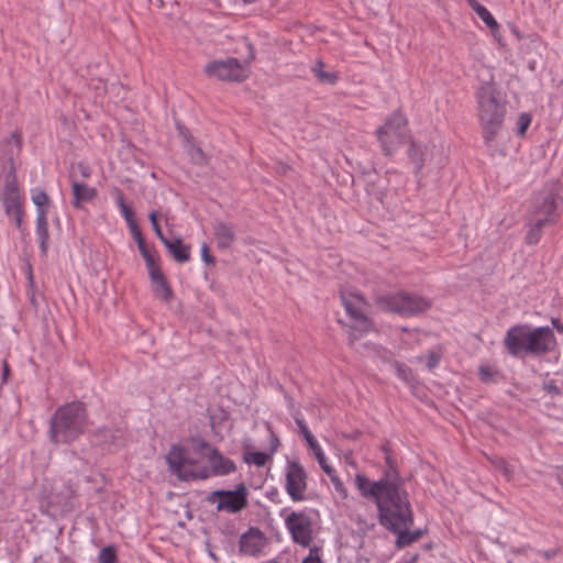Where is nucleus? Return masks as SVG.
Segmentation results:
<instances>
[{"label":"nucleus","instance_id":"47","mask_svg":"<svg viewBox=\"0 0 563 563\" xmlns=\"http://www.w3.org/2000/svg\"><path fill=\"white\" fill-rule=\"evenodd\" d=\"M152 227H153V230H154V232H155L156 236H157V238L161 240V242L164 244L168 239H167V238H165V235L163 234V231H162V229H161L159 224H158V223H157V224H153Z\"/></svg>","mask_w":563,"mask_h":563},{"label":"nucleus","instance_id":"36","mask_svg":"<svg viewBox=\"0 0 563 563\" xmlns=\"http://www.w3.org/2000/svg\"><path fill=\"white\" fill-rule=\"evenodd\" d=\"M318 547L310 548L308 556L301 563H323L319 555Z\"/></svg>","mask_w":563,"mask_h":563},{"label":"nucleus","instance_id":"38","mask_svg":"<svg viewBox=\"0 0 563 563\" xmlns=\"http://www.w3.org/2000/svg\"><path fill=\"white\" fill-rule=\"evenodd\" d=\"M191 158L197 164H205L206 156L200 147H194L191 152Z\"/></svg>","mask_w":563,"mask_h":563},{"label":"nucleus","instance_id":"37","mask_svg":"<svg viewBox=\"0 0 563 563\" xmlns=\"http://www.w3.org/2000/svg\"><path fill=\"white\" fill-rule=\"evenodd\" d=\"M531 123V118L529 114L527 113H522L519 118V128H518V133L520 135H523L529 126V124Z\"/></svg>","mask_w":563,"mask_h":563},{"label":"nucleus","instance_id":"57","mask_svg":"<svg viewBox=\"0 0 563 563\" xmlns=\"http://www.w3.org/2000/svg\"><path fill=\"white\" fill-rule=\"evenodd\" d=\"M31 302H32L33 306H36V301H35L34 295L31 296Z\"/></svg>","mask_w":563,"mask_h":563},{"label":"nucleus","instance_id":"25","mask_svg":"<svg viewBox=\"0 0 563 563\" xmlns=\"http://www.w3.org/2000/svg\"><path fill=\"white\" fill-rule=\"evenodd\" d=\"M164 245L176 262L185 263L190 260V246L185 245L180 238L168 239Z\"/></svg>","mask_w":563,"mask_h":563},{"label":"nucleus","instance_id":"34","mask_svg":"<svg viewBox=\"0 0 563 563\" xmlns=\"http://www.w3.org/2000/svg\"><path fill=\"white\" fill-rule=\"evenodd\" d=\"M323 63L322 62H317L314 68H313V71L316 74V76L321 80V81H328V82H334L336 80V76L334 74H330V73H325L323 69Z\"/></svg>","mask_w":563,"mask_h":563},{"label":"nucleus","instance_id":"33","mask_svg":"<svg viewBox=\"0 0 563 563\" xmlns=\"http://www.w3.org/2000/svg\"><path fill=\"white\" fill-rule=\"evenodd\" d=\"M99 563H115L117 552L113 547L103 548L98 556Z\"/></svg>","mask_w":563,"mask_h":563},{"label":"nucleus","instance_id":"53","mask_svg":"<svg viewBox=\"0 0 563 563\" xmlns=\"http://www.w3.org/2000/svg\"><path fill=\"white\" fill-rule=\"evenodd\" d=\"M547 389H549V390H551V391H553L555 394H559V388L556 386H554V385L547 386Z\"/></svg>","mask_w":563,"mask_h":563},{"label":"nucleus","instance_id":"59","mask_svg":"<svg viewBox=\"0 0 563 563\" xmlns=\"http://www.w3.org/2000/svg\"><path fill=\"white\" fill-rule=\"evenodd\" d=\"M29 279H30V283L32 284V283H33V276H32V273H30V275H29Z\"/></svg>","mask_w":563,"mask_h":563},{"label":"nucleus","instance_id":"51","mask_svg":"<svg viewBox=\"0 0 563 563\" xmlns=\"http://www.w3.org/2000/svg\"><path fill=\"white\" fill-rule=\"evenodd\" d=\"M552 324L556 328L559 332H563V324L560 322L559 319H552Z\"/></svg>","mask_w":563,"mask_h":563},{"label":"nucleus","instance_id":"28","mask_svg":"<svg viewBox=\"0 0 563 563\" xmlns=\"http://www.w3.org/2000/svg\"><path fill=\"white\" fill-rule=\"evenodd\" d=\"M466 2L488 27L496 29L498 26L492 13L477 0H466Z\"/></svg>","mask_w":563,"mask_h":563},{"label":"nucleus","instance_id":"23","mask_svg":"<svg viewBox=\"0 0 563 563\" xmlns=\"http://www.w3.org/2000/svg\"><path fill=\"white\" fill-rule=\"evenodd\" d=\"M36 235L40 241V249L43 255L48 249V223L46 209H37L36 213Z\"/></svg>","mask_w":563,"mask_h":563},{"label":"nucleus","instance_id":"3","mask_svg":"<svg viewBox=\"0 0 563 563\" xmlns=\"http://www.w3.org/2000/svg\"><path fill=\"white\" fill-rule=\"evenodd\" d=\"M477 115L484 142L489 145L499 134L506 104L501 101L493 81L484 82L476 91Z\"/></svg>","mask_w":563,"mask_h":563},{"label":"nucleus","instance_id":"24","mask_svg":"<svg viewBox=\"0 0 563 563\" xmlns=\"http://www.w3.org/2000/svg\"><path fill=\"white\" fill-rule=\"evenodd\" d=\"M150 278L153 285L154 295L166 303L170 302L174 294L164 274L161 272L150 276Z\"/></svg>","mask_w":563,"mask_h":563},{"label":"nucleus","instance_id":"10","mask_svg":"<svg viewBox=\"0 0 563 563\" xmlns=\"http://www.w3.org/2000/svg\"><path fill=\"white\" fill-rule=\"evenodd\" d=\"M406 120L402 114H391L385 124L377 129V139L385 155L389 156L402 142Z\"/></svg>","mask_w":563,"mask_h":563},{"label":"nucleus","instance_id":"49","mask_svg":"<svg viewBox=\"0 0 563 563\" xmlns=\"http://www.w3.org/2000/svg\"><path fill=\"white\" fill-rule=\"evenodd\" d=\"M158 217H159V213L157 211H152L148 214V218H150V221H151L152 225L158 223Z\"/></svg>","mask_w":563,"mask_h":563},{"label":"nucleus","instance_id":"27","mask_svg":"<svg viewBox=\"0 0 563 563\" xmlns=\"http://www.w3.org/2000/svg\"><path fill=\"white\" fill-rule=\"evenodd\" d=\"M547 225V218H529V231L526 235V242L530 245L537 244L541 236V229Z\"/></svg>","mask_w":563,"mask_h":563},{"label":"nucleus","instance_id":"42","mask_svg":"<svg viewBox=\"0 0 563 563\" xmlns=\"http://www.w3.org/2000/svg\"><path fill=\"white\" fill-rule=\"evenodd\" d=\"M130 229H131L132 235H133V238L135 239V241H136V243H137V244H139V243L144 242V239H143V236H142V233H141V231H140V229H139V227H137V224H136V223H135V224L130 225Z\"/></svg>","mask_w":563,"mask_h":563},{"label":"nucleus","instance_id":"46","mask_svg":"<svg viewBox=\"0 0 563 563\" xmlns=\"http://www.w3.org/2000/svg\"><path fill=\"white\" fill-rule=\"evenodd\" d=\"M396 366H397V373H398V375H399L402 379L407 380V379L409 378V377H408V375H409V369H408L407 367L402 366V365H401V364H399V363H397V364H396Z\"/></svg>","mask_w":563,"mask_h":563},{"label":"nucleus","instance_id":"16","mask_svg":"<svg viewBox=\"0 0 563 563\" xmlns=\"http://www.w3.org/2000/svg\"><path fill=\"white\" fill-rule=\"evenodd\" d=\"M556 189L554 186L544 188L539 192L532 202L529 218L544 217L547 224L554 221V211L556 209Z\"/></svg>","mask_w":563,"mask_h":563},{"label":"nucleus","instance_id":"15","mask_svg":"<svg viewBox=\"0 0 563 563\" xmlns=\"http://www.w3.org/2000/svg\"><path fill=\"white\" fill-rule=\"evenodd\" d=\"M285 488L292 501L305 500L307 474L297 461L288 463Z\"/></svg>","mask_w":563,"mask_h":563},{"label":"nucleus","instance_id":"58","mask_svg":"<svg viewBox=\"0 0 563 563\" xmlns=\"http://www.w3.org/2000/svg\"><path fill=\"white\" fill-rule=\"evenodd\" d=\"M245 3H253L255 2L256 0H243Z\"/></svg>","mask_w":563,"mask_h":563},{"label":"nucleus","instance_id":"7","mask_svg":"<svg viewBox=\"0 0 563 563\" xmlns=\"http://www.w3.org/2000/svg\"><path fill=\"white\" fill-rule=\"evenodd\" d=\"M1 190L0 199L2 201L4 212L9 218L14 220L18 229H22V199L18 186L16 175H12L10 168L9 175L0 176Z\"/></svg>","mask_w":563,"mask_h":563},{"label":"nucleus","instance_id":"48","mask_svg":"<svg viewBox=\"0 0 563 563\" xmlns=\"http://www.w3.org/2000/svg\"><path fill=\"white\" fill-rule=\"evenodd\" d=\"M115 200H117L119 208H123L126 206L124 196H123L122 191L119 189L115 190Z\"/></svg>","mask_w":563,"mask_h":563},{"label":"nucleus","instance_id":"21","mask_svg":"<svg viewBox=\"0 0 563 563\" xmlns=\"http://www.w3.org/2000/svg\"><path fill=\"white\" fill-rule=\"evenodd\" d=\"M213 234L220 249L230 247L236 240L235 227L230 222H214Z\"/></svg>","mask_w":563,"mask_h":563},{"label":"nucleus","instance_id":"41","mask_svg":"<svg viewBox=\"0 0 563 563\" xmlns=\"http://www.w3.org/2000/svg\"><path fill=\"white\" fill-rule=\"evenodd\" d=\"M73 172L75 174V170H78L81 175L82 178H88L90 177V174H91V170L90 168L85 165L84 163H78L76 166L73 167Z\"/></svg>","mask_w":563,"mask_h":563},{"label":"nucleus","instance_id":"39","mask_svg":"<svg viewBox=\"0 0 563 563\" xmlns=\"http://www.w3.org/2000/svg\"><path fill=\"white\" fill-rule=\"evenodd\" d=\"M120 211H121L122 216L124 217L125 221L128 222L129 227L132 224H135L134 213L129 206L120 208Z\"/></svg>","mask_w":563,"mask_h":563},{"label":"nucleus","instance_id":"52","mask_svg":"<svg viewBox=\"0 0 563 563\" xmlns=\"http://www.w3.org/2000/svg\"><path fill=\"white\" fill-rule=\"evenodd\" d=\"M540 554L544 559L550 560L551 558H553L555 555V551H542V552H540Z\"/></svg>","mask_w":563,"mask_h":563},{"label":"nucleus","instance_id":"54","mask_svg":"<svg viewBox=\"0 0 563 563\" xmlns=\"http://www.w3.org/2000/svg\"><path fill=\"white\" fill-rule=\"evenodd\" d=\"M208 553L214 561H217L216 554L210 549L208 550Z\"/></svg>","mask_w":563,"mask_h":563},{"label":"nucleus","instance_id":"12","mask_svg":"<svg viewBox=\"0 0 563 563\" xmlns=\"http://www.w3.org/2000/svg\"><path fill=\"white\" fill-rule=\"evenodd\" d=\"M342 301L346 312L353 320L351 325L352 331L350 333V344H353L358 338L356 332L363 333L369 331L372 329V322L365 314L364 301L361 296H342Z\"/></svg>","mask_w":563,"mask_h":563},{"label":"nucleus","instance_id":"61","mask_svg":"<svg viewBox=\"0 0 563 563\" xmlns=\"http://www.w3.org/2000/svg\"><path fill=\"white\" fill-rule=\"evenodd\" d=\"M417 561V556L412 558V562L411 563H416Z\"/></svg>","mask_w":563,"mask_h":563},{"label":"nucleus","instance_id":"6","mask_svg":"<svg viewBox=\"0 0 563 563\" xmlns=\"http://www.w3.org/2000/svg\"><path fill=\"white\" fill-rule=\"evenodd\" d=\"M376 303L382 310L399 313L401 316H412L430 308L431 302L423 297L413 296L407 292H395L378 296Z\"/></svg>","mask_w":563,"mask_h":563},{"label":"nucleus","instance_id":"60","mask_svg":"<svg viewBox=\"0 0 563 563\" xmlns=\"http://www.w3.org/2000/svg\"><path fill=\"white\" fill-rule=\"evenodd\" d=\"M165 222H166L167 225L169 224L168 218H165Z\"/></svg>","mask_w":563,"mask_h":563},{"label":"nucleus","instance_id":"29","mask_svg":"<svg viewBox=\"0 0 563 563\" xmlns=\"http://www.w3.org/2000/svg\"><path fill=\"white\" fill-rule=\"evenodd\" d=\"M322 470L330 477V481L333 484L334 489L341 495L342 498L345 499L347 497V490L343 482L336 475L335 470L331 467L329 464L323 465Z\"/></svg>","mask_w":563,"mask_h":563},{"label":"nucleus","instance_id":"31","mask_svg":"<svg viewBox=\"0 0 563 563\" xmlns=\"http://www.w3.org/2000/svg\"><path fill=\"white\" fill-rule=\"evenodd\" d=\"M271 455L264 452H252L245 457L247 463H253L256 466H264L269 460Z\"/></svg>","mask_w":563,"mask_h":563},{"label":"nucleus","instance_id":"19","mask_svg":"<svg viewBox=\"0 0 563 563\" xmlns=\"http://www.w3.org/2000/svg\"><path fill=\"white\" fill-rule=\"evenodd\" d=\"M264 545L263 533L258 529L251 528L240 539V552L246 555L258 554Z\"/></svg>","mask_w":563,"mask_h":563},{"label":"nucleus","instance_id":"35","mask_svg":"<svg viewBox=\"0 0 563 563\" xmlns=\"http://www.w3.org/2000/svg\"><path fill=\"white\" fill-rule=\"evenodd\" d=\"M32 201L38 207V209H44L43 206L48 202V196L45 191L38 190L32 195Z\"/></svg>","mask_w":563,"mask_h":563},{"label":"nucleus","instance_id":"14","mask_svg":"<svg viewBox=\"0 0 563 563\" xmlns=\"http://www.w3.org/2000/svg\"><path fill=\"white\" fill-rule=\"evenodd\" d=\"M556 344L553 331L549 327H529L528 340L525 356L542 355L554 349Z\"/></svg>","mask_w":563,"mask_h":563},{"label":"nucleus","instance_id":"43","mask_svg":"<svg viewBox=\"0 0 563 563\" xmlns=\"http://www.w3.org/2000/svg\"><path fill=\"white\" fill-rule=\"evenodd\" d=\"M201 256L203 262H206L207 264L213 263V257L210 255L209 247L207 244H203L201 247Z\"/></svg>","mask_w":563,"mask_h":563},{"label":"nucleus","instance_id":"45","mask_svg":"<svg viewBox=\"0 0 563 563\" xmlns=\"http://www.w3.org/2000/svg\"><path fill=\"white\" fill-rule=\"evenodd\" d=\"M9 375H10V367H9L7 360H4L2 362V382H1L2 384L7 383Z\"/></svg>","mask_w":563,"mask_h":563},{"label":"nucleus","instance_id":"44","mask_svg":"<svg viewBox=\"0 0 563 563\" xmlns=\"http://www.w3.org/2000/svg\"><path fill=\"white\" fill-rule=\"evenodd\" d=\"M440 356L435 353H430L428 357V367L432 369L439 364Z\"/></svg>","mask_w":563,"mask_h":563},{"label":"nucleus","instance_id":"30","mask_svg":"<svg viewBox=\"0 0 563 563\" xmlns=\"http://www.w3.org/2000/svg\"><path fill=\"white\" fill-rule=\"evenodd\" d=\"M493 465L501 472V474L510 481L514 474V467L509 465L504 459L501 457H494L490 459Z\"/></svg>","mask_w":563,"mask_h":563},{"label":"nucleus","instance_id":"1","mask_svg":"<svg viewBox=\"0 0 563 563\" xmlns=\"http://www.w3.org/2000/svg\"><path fill=\"white\" fill-rule=\"evenodd\" d=\"M192 449L196 454L208 460L212 474L227 475L235 471L234 462L223 456L203 439H194ZM166 461L170 472L181 481L206 479L210 476V470L188 457L184 448L173 446L166 456Z\"/></svg>","mask_w":563,"mask_h":563},{"label":"nucleus","instance_id":"18","mask_svg":"<svg viewBox=\"0 0 563 563\" xmlns=\"http://www.w3.org/2000/svg\"><path fill=\"white\" fill-rule=\"evenodd\" d=\"M528 324H517L508 329L504 345L508 353L515 357H523L529 333Z\"/></svg>","mask_w":563,"mask_h":563},{"label":"nucleus","instance_id":"17","mask_svg":"<svg viewBox=\"0 0 563 563\" xmlns=\"http://www.w3.org/2000/svg\"><path fill=\"white\" fill-rule=\"evenodd\" d=\"M22 146L21 137L18 133H13L5 139L0 148V176L9 175L12 168V175H16L14 159L20 155Z\"/></svg>","mask_w":563,"mask_h":563},{"label":"nucleus","instance_id":"20","mask_svg":"<svg viewBox=\"0 0 563 563\" xmlns=\"http://www.w3.org/2000/svg\"><path fill=\"white\" fill-rule=\"evenodd\" d=\"M69 177L73 190L71 203L75 208H80L84 202L91 201L97 196V190L85 183L78 181L74 173H70Z\"/></svg>","mask_w":563,"mask_h":563},{"label":"nucleus","instance_id":"4","mask_svg":"<svg viewBox=\"0 0 563 563\" xmlns=\"http://www.w3.org/2000/svg\"><path fill=\"white\" fill-rule=\"evenodd\" d=\"M87 410L82 402L73 401L59 407L49 420V439L53 443L69 444L77 440L88 426Z\"/></svg>","mask_w":563,"mask_h":563},{"label":"nucleus","instance_id":"50","mask_svg":"<svg viewBox=\"0 0 563 563\" xmlns=\"http://www.w3.org/2000/svg\"><path fill=\"white\" fill-rule=\"evenodd\" d=\"M137 246H139V251H140V253H141V255H142V256H143L144 254H147V253H150V252H151V251L147 249V246H146L145 242L139 243V244H137Z\"/></svg>","mask_w":563,"mask_h":563},{"label":"nucleus","instance_id":"2","mask_svg":"<svg viewBox=\"0 0 563 563\" xmlns=\"http://www.w3.org/2000/svg\"><path fill=\"white\" fill-rule=\"evenodd\" d=\"M376 507L379 523L397 536V548L408 547L422 537L421 529L409 530L413 523L409 496L393 489L390 495L387 494L378 499V506Z\"/></svg>","mask_w":563,"mask_h":563},{"label":"nucleus","instance_id":"13","mask_svg":"<svg viewBox=\"0 0 563 563\" xmlns=\"http://www.w3.org/2000/svg\"><path fill=\"white\" fill-rule=\"evenodd\" d=\"M408 155L413 164L416 176L420 175L423 166L428 163L434 162L435 167H442L444 164L441 151L434 144H421L412 141Z\"/></svg>","mask_w":563,"mask_h":563},{"label":"nucleus","instance_id":"55","mask_svg":"<svg viewBox=\"0 0 563 563\" xmlns=\"http://www.w3.org/2000/svg\"><path fill=\"white\" fill-rule=\"evenodd\" d=\"M559 481L563 485V470L559 474Z\"/></svg>","mask_w":563,"mask_h":563},{"label":"nucleus","instance_id":"56","mask_svg":"<svg viewBox=\"0 0 563 563\" xmlns=\"http://www.w3.org/2000/svg\"><path fill=\"white\" fill-rule=\"evenodd\" d=\"M287 169H288V166L283 165V164L280 165V170H282L283 173H286V170H287Z\"/></svg>","mask_w":563,"mask_h":563},{"label":"nucleus","instance_id":"32","mask_svg":"<svg viewBox=\"0 0 563 563\" xmlns=\"http://www.w3.org/2000/svg\"><path fill=\"white\" fill-rule=\"evenodd\" d=\"M145 261L146 267L148 269L150 276L161 273V268L157 264L156 256L153 252H150L147 254H144L142 256Z\"/></svg>","mask_w":563,"mask_h":563},{"label":"nucleus","instance_id":"40","mask_svg":"<svg viewBox=\"0 0 563 563\" xmlns=\"http://www.w3.org/2000/svg\"><path fill=\"white\" fill-rule=\"evenodd\" d=\"M494 372L490 366L488 365H482L479 367V376L483 382H489L493 377Z\"/></svg>","mask_w":563,"mask_h":563},{"label":"nucleus","instance_id":"26","mask_svg":"<svg viewBox=\"0 0 563 563\" xmlns=\"http://www.w3.org/2000/svg\"><path fill=\"white\" fill-rule=\"evenodd\" d=\"M97 434L101 438L102 442L114 448H119L124 444V431L122 429L101 428L97 431Z\"/></svg>","mask_w":563,"mask_h":563},{"label":"nucleus","instance_id":"22","mask_svg":"<svg viewBox=\"0 0 563 563\" xmlns=\"http://www.w3.org/2000/svg\"><path fill=\"white\" fill-rule=\"evenodd\" d=\"M295 421H296L301 434L303 435L306 442L308 443L309 449L313 452L320 467L322 468L323 465H328L327 459H325L319 443L317 442V440L314 439L312 433L309 431L305 421L300 418H295Z\"/></svg>","mask_w":563,"mask_h":563},{"label":"nucleus","instance_id":"8","mask_svg":"<svg viewBox=\"0 0 563 563\" xmlns=\"http://www.w3.org/2000/svg\"><path fill=\"white\" fill-rule=\"evenodd\" d=\"M287 509L280 511V516L285 517V526L289 531L295 543L301 547H309L313 540V520L311 516L305 511H289Z\"/></svg>","mask_w":563,"mask_h":563},{"label":"nucleus","instance_id":"5","mask_svg":"<svg viewBox=\"0 0 563 563\" xmlns=\"http://www.w3.org/2000/svg\"><path fill=\"white\" fill-rule=\"evenodd\" d=\"M383 450L386 452L385 462L387 466L383 476L378 481H371L366 475L358 473L354 478L361 496L374 500L376 506H378V499L387 494L390 495L393 489L409 496L387 446H384Z\"/></svg>","mask_w":563,"mask_h":563},{"label":"nucleus","instance_id":"9","mask_svg":"<svg viewBox=\"0 0 563 563\" xmlns=\"http://www.w3.org/2000/svg\"><path fill=\"white\" fill-rule=\"evenodd\" d=\"M205 73L222 81L241 82L249 77L247 66L236 58L212 60L205 66Z\"/></svg>","mask_w":563,"mask_h":563},{"label":"nucleus","instance_id":"11","mask_svg":"<svg viewBox=\"0 0 563 563\" xmlns=\"http://www.w3.org/2000/svg\"><path fill=\"white\" fill-rule=\"evenodd\" d=\"M208 500L212 504L217 503L218 511L236 514L247 506V488L244 484H240L234 490H214Z\"/></svg>","mask_w":563,"mask_h":563}]
</instances>
